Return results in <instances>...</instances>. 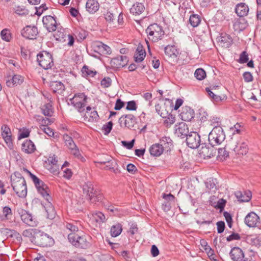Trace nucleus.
Returning a JSON list of instances; mask_svg holds the SVG:
<instances>
[{
    "mask_svg": "<svg viewBox=\"0 0 261 261\" xmlns=\"http://www.w3.org/2000/svg\"><path fill=\"white\" fill-rule=\"evenodd\" d=\"M11 185L14 191L19 197H24L27 195L25 180L18 172H15L11 176Z\"/></svg>",
    "mask_w": 261,
    "mask_h": 261,
    "instance_id": "obj_1",
    "label": "nucleus"
},
{
    "mask_svg": "<svg viewBox=\"0 0 261 261\" xmlns=\"http://www.w3.org/2000/svg\"><path fill=\"white\" fill-rule=\"evenodd\" d=\"M172 146V140L169 138L164 137L161 140L160 144H153L149 148V152L151 155L159 156L163 153L164 149L168 151Z\"/></svg>",
    "mask_w": 261,
    "mask_h": 261,
    "instance_id": "obj_2",
    "label": "nucleus"
},
{
    "mask_svg": "<svg viewBox=\"0 0 261 261\" xmlns=\"http://www.w3.org/2000/svg\"><path fill=\"white\" fill-rule=\"evenodd\" d=\"M146 33L148 39L153 42H157L162 39L165 34L162 27L157 23L149 25L146 30Z\"/></svg>",
    "mask_w": 261,
    "mask_h": 261,
    "instance_id": "obj_3",
    "label": "nucleus"
},
{
    "mask_svg": "<svg viewBox=\"0 0 261 261\" xmlns=\"http://www.w3.org/2000/svg\"><path fill=\"white\" fill-rule=\"evenodd\" d=\"M225 134L222 127L215 126L208 133V141L212 146L220 144L225 139Z\"/></svg>",
    "mask_w": 261,
    "mask_h": 261,
    "instance_id": "obj_4",
    "label": "nucleus"
},
{
    "mask_svg": "<svg viewBox=\"0 0 261 261\" xmlns=\"http://www.w3.org/2000/svg\"><path fill=\"white\" fill-rule=\"evenodd\" d=\"M23 170L30 174L39 193L47 201H49L50 198L49 195V190L47 186L42 180H40L37 176L31 173L28 169L23 168Z\"/></svg>",
    "mask_w": 261,
    "mask_h": 261,
    "instance_id": "obj_5",
    "label": "nucleus"
},
{
    "mask_svg": "<svg viewBox=\"0 0 261 261\" xmlns=\"http://www.w3.org/2000/svg\"><path fill=\"white\" fill-rule=\"evenodd\" d=\"M69 242L74 246L86 249L90 246V243L87 241L85 236H80L76 233H70L68 235Z\"/></svg>",
    "mask_w": 261,
    "mask_h": 261,
    "instance_id": "obj_6",
    "label": "nucleus"
},
{
    "mask_svg": "<svg viewBox=\"0 0 261 261\" xmlns=\"http://www.w3.org/2000/svg\"><path fill=\"white\" fill-rule=\"evenodd\" d=\"M71 103L80 113L85 111V107L87 102V97L84 93H77L70 99Z\"/></svg>",
    "mask_w": 261,
    "mask_h": 261,
    "instance_id": "obj_7",
    "label": "nucleus"
},
{
    "mask_svg": "<svg viewBox=\"0 0 261 261\" xmlns=\"http://www.w3.org/2000/svg\"><path fill=\"white\" fill-rule=\"evenodd\" d=\"M37 61L39 65L44 69H50L54 65L51 54L43 51L37 55Z\"/></svg>",
    "mask_w": 261,
    "mask_h": 261,
    "instance_id": "obj_8",
    "label": "nucleus"
},
{
    "mask_svg": "<svg viewBox=\"0 0 261 261\" xmlns=\"http://www.w3.org/2000/svg\"><path fill=\"white\" fill-rule=\"evenodd\" d=\"M35 242L38 245L43 247L50 246L53 245V239L46 233L41 232L35 237Z\"/></svg>",
    "mask_w": 261,
    "mask_h": 261,
    "instance_id": "obj_9",
    "label": "nucleus"
},
{
    "mask_svg": "<svg viewBox=\"0 0 261 261\" xmlns=\"http://www.w3.org/2000/svg\"><path fill=\"white\" fill-rule=\"evenodd\" d=\"M228 145L230 149H233L236 153L239 154H246L248 152V145L244 141L238 143L236 141H232Z\"/></svg>",
    "mask_w": 261,
    "mask_h": 261,
    "instance_id": "obj_10",
    "label": "nucleus"
},
{
    "mask_svg": "<svg viewBox=\"0 0 261 261\" xmlns=\"http://www.w3.org/2000/svg\"><path fill=\"white\" fill-rule=\"evenodd\" d=\"M21 220L31 227H35L38 224V221L31 214L24 210H20L19 212Z\"/></svg>",
    "mask_w": 261,
    "mask_h": 261,
    "instance_id": "obj_11",
    "label": "nucleus"
},
{
    "mask_svg": "<svg viewBox=\"0 0 261 261\" xmlns=\"http://www.w3.org/2000/svg\"><path fill=\"white\" fill-rule=\"evenodd\" d=\"M91 47L94 51L100 55H109L111 53L110 47L100 41H95L93 42Z\"/></svg>",
    "mask_w": 261,
    "mask_h": 261,
    "instance_id": "obj_12",
    "label": "nucleus"
},
{
    "mask_svg": "<svg viewBox=\"0 0 261 261\" xmlns=\"http://www.w3.org/2000/svg\"><path fill=\"white\" fill-rule=\"evenodd\" d=\"M200 137L196 132H191L186 138L187 145L191 148L196 149L200 144Z\"/></svg>",
    "mask_w": 261,
    "mask_h": 261,
    "instance_id": "obj_13",
    "label": "nucleus"
},
{
    "mask_svg": "<svg viewBox=\"0 0 261 261\" xmlns=\"http://www.w3.org/2000/svg\"><path fill=\"white\" fill-rule=\"evenodd\" d=\"M119 122L121 127L131 128L136 123V119L134 115L128 114L122 115L119 119Z\"/></svg>",
    "mask_w": 261,
    "mask_h": 261,
    "instance_id": "obj_14",
    "label": "nucleus"
},
{
    "mask_svg": "<svg viewBox=\"0 0 261 261\" xmlns=\"http://www.w3.org/2000/svg\"><path fill=\"white\" fill-rule=\"evenodd\" d=\"M38 34V29L35 26L28 25L21 31L22 36L29 39H36Z\"/></svg>",
    "mask_w": 261,
    "mask_h": 261,
    "instance_id": "obj_15",
    "label": "nucleus"
},
{
    "mask_svg": "<svg viewBox=\"0 0 261 261\" xmlns=\"http://www.w3.org/2000/svg\"><path fill=\"white\" fill-rule=\"evenodd\" d=\"M43 25L48 32H54L57 29V22L54 17L48 15L42 18Z\"/></svg>",
    "mask_w": 261,
    "mask_h": 261,
    "instance_id": "obj_16",
    "label": "nucleus"
},
{
    "mask_svg": "<svg viewBox=\"0 0 261 261\" xmlns=\"http://www.w3.org/2000/svg\"><path fill=\"white\" fill-rule=\"evenodd\" d=\"M259 221V216L253 212L249 213L245 218V224L250 227H256Z\"/></svg>",
    "mask_w": 261,
    "mask_h": 261,
    "instance_id": "obj_17",
    "label": "nucleus"
},
{
    "mask_svg": "<svg viewBox=\"0 0 261 261\" xmlns=\"http://www.w3.org/2000/svg\"><path fill=\"white\" fill-rule=\"evenodd\" d=\"M188 133L189 128L185 122H181L175 125V134L178 137L181 138L187 137Z\"/></svg>",
    "mask_w": 261,
    "mask_h": 261,
    "instance_id": "obj_18",
    "label": "nucleus"
},
{
    "mask_svg": "<svg viewBox=\"0 0 261 261\" xmlns=\"http://www.w3.org/2000/svg\"><path fill=\"white\" fill-rule=\"evenodd\" d=\"M128 62L126 56H119L113 58L111 61V66L116 68H120L125 66Z\"/></svg>",
    "mask_w": 261,
    "mask_h": 261,
    "instance_id": "obj_19",
    "label": "nucleus"
},
{
    "mask_svg": "<svg viewBox=\"0 0 261 261\" xmlns=\"http://www.w3.org/2000/svg\"><path fill=\"white\" fill-rule=\"evenodd\" d=\"M218 42L220 45L225 48L229 47L232 43V40L229 35L226 33H222L217 37Z\"/></svg>",
    "mask_w": 261,
    "mask_h": 261,
    "instance_id": "obj_20",
    "label": "nucleus"
},
{
    "mask_svg": "<svg viewBox=\"0 0 261 261\" xmlns=\"http://www.w3.org/2000/svg\"><path fill=\"white\" fill-rule=\"evenodd\" d=\"M230 256L233 261H242L244 258V254L243 250L239 247H233L231 249Z\"/></svg>",
    "mask_w": 261,
    "mask_h": 261,
    "instance_id": "obj_21",
    "label": "nucleus"
},
{
    "mask_svg": "<svg viewBox=\"0 0 261 261\" xmlns=\"http://www.w3.org/2000/svg\"><path fill=\"white\" fill-rule=\"evenodd\" d=\"M214 146L212 145L211 147L206 145L202 146L199 151V154L204 158H211L214 156L216 153V150L214 148Z\"/></svg>",
    "mask_w": 261,
    "mask_h": 261,
    "instance_id": "obj_22",
    "label": "nucleus"
},
{
    "mask_svg": "<svg viewBox=\"0 0 261 261\" xmlns=\"http://www.w3.org/2000/svg\"><path fill=\"white\" fill-rule=\"evenodd\" d=\"M182 120L185 121H189L194 117V112L190 107L186 106L182 108V111L180 114Z\"/></svg>",
    "mask_w": 261,
    "mask_h": 261,
    "instance_id": "obj_23",
    "label": "nucleus"
},
{
    "mask_svg": "<svg viewBox=\"0 0 261 261\" xmlns=\"http://www.w3.org/2000/svg\"><path fill=\"white\" fill-rule=\"evenodd\" d=\"M87 197L88 199L92 203L101 201L103 196L102 193L97 189H95Z\"/></svg>",
    "mask_w": 261,
    "mask_h": 261,
    "instance_id": "obj_24",
    "label": "nucleus"
},
{
    "mask_svg": "<svg viewBox=\"0 0 261 261\" xmlns=\"http://www.w3.org/2000/svg\"><path fill=\"white\" fill-rule=\"evenodd\" d=\"M21 149L26 153H32L36 150V147L32 141L30 140H27L22 143Z\"/></svg>",
    "mask_w": 261,
    "mask_h": 261,
    "instance_id": "obj_25",
    "label": "nucleus"
},
{
    "mask_svg": "<svg viewBox=\"0 0 261 261\" xmlns=\"http://www.w3.org/2000/svg\"><path fill=\"white\" fill-rule=\"evenodd\" d=\"M235 195L238 200L240 202H248L251 198V192L250 191L244 192L243 193L241 191H237Z\"/></svg>",
    "mask_w": 261,
    "mask_h": 261,
    "instance_id": "obj_26",
    "label": "nucleus"
},
{
    "mask_svg": "<svg viewBox=\"0 0 261 261\" xmlns=\"http://www.w3.org/2000/svg\"><path fill=\"white\" fill-rule=\"evenodd\" d=\"M236 13L240 17H243L248 14L249 8L247 5L244 3L239 4L236 7Z\"/></svg>",
    "mask_w": 261,
    "mask_h": 261,
    "instance_id": "obj_27",
    "label": "nucleus"
},
{
    "mask_svg": "<svg viewBox=\"0 0 261 261\" xmlns=\"http://www.w3.org/2000/svg\"><path fill=\"white\" fill-rule=\"evenodd\" d=\"M99 4L95 0H88L86 5L87 10L90 13L96 12L99 9Z\"/></svg>",
    "mask_w": 261,
    "mask_h": 261,
    "instance_id": "obj_28",
    "label": "nucleus"
},
{
    "mask_svg": "<svg viewBox=\"0 0 261 261\" xmlns=\"http://www.w3.org/2000/svg\"><path fill=\"white\" fill-rule=\"evenodd\" d=\"M145 7L142 3H137L130 9V12L134 15H139L144 12Z\"/></svg>",
    "mask_w": 261,
    "mask_h": 261,
    "instance_id": "obj_29",
    "label": "nucleus"
},
{
    "mask_svg": "<svg viewBox=\"0 0 261 261\" xmlns=\"http://www.w3.org/2000/svg\"><path fill=\"white\" fill-rule=\"evenodd\" d=\"M146 56L145 51L143 49L142 46H138L134 55L135 60L136 62H142Z\"/></svg>",
    "mask_w": 261,
    "mask_h": 261,
    "instance_id": "obj_30",
    "label": "nucleus"
},
{
    "mask_svg": "<svg viewBox=\"0 0 261 261\" xmlns=\"http://www.w3.org/2000/svg\"><path fill=\"white\" fill-rule=\"evenodd\" d=\"M50 87L55 93H62L64 90V85L61 82L54 81L50 83Z\"/></svg>",
    "mask_w": 261,
    "mask_h": 261,
    "instance_id": "obj_31",
    "label": "nucleus"
},
{
    "mask_svg": "<svg viewBox=\"0 0 261 261\" xmlns=\"http://www.w3.org/2000/svg\"><path fill=\"white\" fill-rule=\"evenodd\" d=\"M48 102L43 105L41 107L42 113L47 116H51L53 114L54 111L52 105L50 103V100H48Z\"/></svg>",
    "mask_w": 261,
    "mask_h": 261,
    "instance_id": "obj_32",
    "label": "nucleus"
},
{
    "mask_svg": "<svg viewBox=\"0 0 261 261\" xmlns=\"http://www.w3.org/2000/svg\"><path fill=\"white\" fill-rule=\"evenodd\" d=\"M165 54L167 57L174 59L177 57L178 52L174 46L168 45L165 47Z\"/></svg>",
    "mask_w": 261,
    "mask_h": 261,
    "instance_id": "obj_33",
    "label": "nucleus"
},
{
    "mask_svg": "<svg viewBox=\"0 0 261 261\" xmlns=\"http://www.w3.org/2000/svg\"><path fill=\"white\" fill-rule=\"evenodd\" d=\"M86 117L89 118V121H94L98 120L99 116L96 111H93L90 113V111L91 110V108L90 106H88L86 107Z\"/></svg>",
    "mask_w": 261,
    "mask_h": 261,
    "instance_id": "obj_34",
    "label": "nucleus"
},
{
    "mask_svg": "<svg viewBox=\"0 0 261 261\" xmlns=\"http://www.w3.org/2000/svg\"><path fill=\"white\" fill-rule=\"evenodd\" d=\"M23 78L20 75H14L11 80L7 81V85L9 87H11L15 85L20 84L23 82Z\"/></svg>",
    "mask_w": 261,
    "mask_h": 261,
    "instance_id": "obj_35",
    "label": "nucleus"
},
{
    "mask_svg": "<svg viewBox=\"0 0 261 261\" xmlns=\"http://www.w3.org/2000/svg\"><path fill=\"white\" fill-rule=\"evenodd\" d=\"M122 230V226L118 223L112 226L111 233L112 237H116L119 236Z\"/></svg>",
    "mask_w": 261,
    "mask_h": 261,
    "instance_id": "obj_36",
    "label": "nucleus"
},
{
    "mask_svg": "<svg viewBox=\"0 0 261 261\" xmlns=\"http://www.w3.org/2000/svg\"><path fill=\"white\" fill-rule=\"evenodd\" d=\"M95 189L94 186L90 182L85 183L83 186V191L84 194H86L88 197L90 194H92V192Z\"/></svg>",
    "mask_w": 261,
    "mask_h": 261,
    "instance_id": "obj_37",
    "label": "nucleus"
},
{
    "mask_svg": "<svg viewBox=\"0 0 261 261\" xmlns=\"http://www.w3.org/2000/svg\"><path fill=\"white\" fill-rule=\"evenodd\" d=\"M229 156V153L225 148H219L218 150L217 160L223 161Z\"/></svg>",
    "mask_w": 261,
    "mask_h": 261,
    "instance_id": "obj_38",
    "label": "nucleus"
},
{
    "mask_svg": "<svg viewBox=\"0 0 261 261\" xmlns=\"http://www.w3.org/2000/svg\"><path fill=\"white\" fill-rule=\"evenodd\" d=\"M165 120L164 121V124L167 127H169L175 122V117L172 114H168V116L166 117L165 115Z\"/></svg>",
    "mask_w": 261,
    "mask_h": 261,
    "instance_id": "obj_39",
    "label": "nucleus"
},
{
    "mask_svg": "<svg viewBox=\"0 0 261 261\" xmlns=\"http://www.w3.org/2000/svg\"><path fill=\"white\" fill-rule=\"evenodd\" d=\"M1 36L2 39L7 42H10L12 39L10 31L7 29H5L1 31Z\"/></svg>",
    "mask_w": 261,
    "mask_h": 261,
    "instance_id": "obj_40",
    "label": "nucleus"
},
{
    "mask_svg": "<svg viewBox=\"0 0 261 261\" xmlns=\"http://www.w3.org/2000/svg\"><path fill=\"white\" fill-rule=\"evenodd\" d=\"M201 21L200 17L198 15L193 14L190 16L189 22L193 27H196L199 25Z\"/></svg>",
    "mask_w": 261,
    "mask_h": 261,
    "instance_id": "obj_41",
    "label": "nucleus"
},
{
    "mask_svg": "<svg viewBox=\"0 0 261 261\" xmlns=\"http://www.w3.org/2000/svg\"><path fill=\"white\" fill-rule=\"evenodd\" d=\"M93 219L98 223L103 222L106 219L105 216L101 212H97L92 215Z\"/></svg>",
    "mask_w": 261,
    "mask_h": 261,
    "instance_id": "obj_42",
    "label": "nucleus"
},
{
    "mask_svg": "<svg viewBox=\"0 0 261 261\" xmlns=\"http://www.w3.org/2000/svg\"><path fill=\"white\" fill-rule=\"evenodd\" d=\"M194 75L197 80L201 81L206 77V72L203 69L198 68L195 71Z\"/></svg>",
    "mask_w": 261,
    "mask_h": 261,
    "instance_id": "obj_43",
    "label": "nucleus"
},
{
    "mask_svg": "<svg viewBox=\"0 0 261 261\" xmlns=\"http://www.w3.org/2000/svg\"><path fill=\"white\" fill-rule=\"evenodd\" d=\"M3 138H4L5 142L6 143L8 147L10 149H13V144L11 134L10 135L3 136Z\"/></svg>",
    "mask_w": 261,
    "mask_h": 261,
    "instance_id": "obj_44",
    "label": "nucleus"
},
{
    "mask_svg": "<svg viewBox=\"0 0 261 261\" xmlns=\"http://www.w3.org/2000/svg\"><path fill=\"white\" fill-rule=\"evenodd\" d=\"M13 10L18 15H23L26 13L25 7L22 5H15Z\"/></svg>",
    "mask_w": 261,
    "mask_h": 261,
    "instance_id": "obj_45",
    "label": "nucleus"
},
{
    "mask_svg": "<svg viewBox=\"0 0 261 261\" xmlns=\"http://www.w3.org/2000/svg\"><path fill=\"white\" fill-rule=\"evenodd\" d=\"M40 122V129L42 126H47L48 124L51 123V121L48 118H44L42 117H39V118L37 119Z\"/></svg>",
    "mask_w": 261,
    "mask_h": 261,
    "instance_id": "obj_46",
    "label": "nucleus"
},
{
    "mask_svg": "<svg viewBox=\"0 0 261 261\" xmlns=\"http://www.w3.org/2000/svg\"><path fill=\"white\" fill-rule=\"evenodd\" d=\"M70 153L73 154L76 158L80 159L82 161L85 160L84 158L82 156L78 147H76V148H74L70 151Z\"/></svg>",
    "mask_w": 261,
    "mask_h": 261,
    "instance_id": "obj_47",
    "label": "nucleus"
},
{
    "mask_svg": "<svg viewBox=\"0 0 261 261\" xmlns=\"http://www.w3.org/2000/svg\"><path fill=\"white\" fill-rule=\"evenodd\" d=\"M82 72L83 73H86L87 75L91 77H93L96 74V71L92 70L86 66L83 67Z\"/></svg>",
    "mask_w": 261,
    "mask_h": 261,
    "instance_id": "obj_48",
    "label": "nucleus"
},
{
    "mask_svg": "<svg viewBox=\"0 0 261 261\" xmlns=\"http://www.w3.org/2000/svg\"><path fill=\"white\" fill-rule=\"evenodd\" d=\"M112 80L111 78L107 77L103 79L101 81V85L103 88H108L111 85Z\"/></svg>",
    "mask_w": 261,
    "mask_h": 261,
    "instance_id": "obj_49",
    "label": "nucleus"
},
{
    "mask_svg": "<svg viewBox=\"0 0 261 261\" xmlns=\"http://www.w3.org/2000/svg\"><path fill=\"white\" fill-rule=\"evenodd\" d=\"M248 61V56L245 51H243L240 56L239 62L240 63L243 64L246 63Z\"/></svg>",
    "mask_w": 261,
    "mask_h": 261,
    "instance_id": "obj_50",
    "label": "nucleus"
},
{
    "mask_svg": "<svg viewBox=\"0 0 261 261\" xmlns=\"http://www.w3.org/2000/svg\"><path fill=\"white\" fill-rule=\"evenodd\" d=\"M51 205V204H50ZM47 213V218L50 219H53L55 216V211L51 205H49L47 210H46Z\"/></svg>",
    "mask_w": 261,
    "mask_h": 261,
    "instance_id": "obj_51",
    "label": "nucleus"
},
{
    "mask_svg": "<svg viewBox=\"0 0 261 261\" xmlns=\"http://www.w3.org/2000/svg\"><path fill=\"white\" fill-rule=\"evenodd\" d=\"M65 226L67 229L71 231L70 233H75L79 230L78 227L72 223H67Z\"/></svg>",
    "mask_w": 261,
    "mask_h": 261,
    "instance_id": "obj_52",
    "label": "nucleus"
},
{
    "mask_svg": "<svg viewBox=\"0 0 261 261\" xmlns=\"http://www.w3.org/2000/svg\"><path fill=\"white\" fill-rule=\"evenodd\" d=\"M2 136H5L7 135H10L11 134L10 128L6 125H3L1 127Z\"/></svg>",
    "mask_w": 261,
    "mask_h": 261,
    "instance_id": "obj_53",
    "label": "nucleus"
},
{
    "mask_svg": "<svg viewBox=\"0 0 261 261\" xmlns=\"http://www.w3.org/2000/svg\"><path fill=\"white\" fill-rule=\"evenodd\" d=\"M3 213L5 219L8 220L9 219V216L12 215L11 209L8 206H5L3 208Z\"/></svg>",
    "mask_w": 261,
    "mask_h": 261,
    "instance_id": "obj_54",
    "label": "nucleus"
},
{
    "mask_svg": "<svg viewBox=\"0 0 261 261\" xmlns=\"http://www.w3.org/2000/svg\"><path fill=\"white\" fill-rule=\"evenodd\" d=\"M41 130H42L44 133L49 136L51 137L54 135V132L53 130L48 126H43L41 127Z\"/></svg>",
    "mask_w": 261,
    "mask_h": 261,
    "instance_id": "obj_55",
    "label": "nucleus"
},
{
    "mask_svg": "<svg viewBox=\"0 0 261 261\" xmlns=\"http://www.w3.org/2000/svg\"><path fill=\"white\" fill-rule=\"evenodd\" d=\"M113 126V123L111 121L108 122L103 126V129L105 131V134L107 135L110 133Z\"/></svg>",
    "mask_w": 261,
    "mask_h": 261,
    "instance_id": "obj_56",
    "label": "nucleus"
},
{
    "mask_svg": "<svg viewBox=\"0 0 261 261\" xmlns=\"http://www.w3.org/2000/svg\"><path fill=\"white\" fill-rule=\"evenodd\" d=\"M243 77L246 82L249 83L253 81V76L250 72H245L243 73Z\"/></svg>",
    "mask_w": 261,
    "mask_h": 261,
    "instance_id": "obj_57",
    "label": "nucleus"
},
{
    "mask_svg": "<svg viewBox=\"0 0 261 261\" xmlns=\"http://www.w3.org/2000/svg\"><path fill=\"white\" fill-rule=\"evenodd\" d=\"M217 231L219 233L223 232L225 229V223L223 221H219L217 223Z\"/></svg>",
    "mask_w": 261,
    "mask_h": 261,
    "instance_id": "obj_58",
    "label": "nucleus"
},
{
    "mask_svg": "<svg viewBox=\"0 0 261 261\" xmlns=\"http://www.w3.org/2000/svg\"><path fill=\"white\" fill-rule=\"evenodd\" d=\"M135 140H132L130 142H127L125 141H122L121 142L122 144L127 149H132L134 144Z\"/></svg>",
    "mask_w": 261,
    "mask_h": 261,
    "instance_id": "obj_59",
    "label": "nucleus"
},
{
    "mask_svg": "<svg viewBox=\"0 0 261 261\" xmlns=\"http://www.w3.org/2000/svg\"><path fill=\"white\" fill-rule=\"evenodd\" d=\"M137 109L136 104L135 101H128L127 103L126 109L128 110L134 111Z\"/></svg>",
    "mask_w": 261,
    "mask_h": 261,
    "instance_id": "obj_60",
    "label": "nucleus"
},
{
    "mask_svg": "<svg viewBox=\"0 0 261 261\" xmlns=\"http://www.w3.org/2000/svg\"><path fill=\"white\" fill-rule=\"evenodd\" d=\"M105 17L107 21L111 22L114 20L115 16L112 13L108 11L105 14Z\"/></svg>",
    "mask_w": 261,
    "mask_h": 261,
    "instance_id": "obj_61",
    "label": "nucleus"
},
{
    "mask_svg": "<svg viewBox=\"0 0 261 261\" xmlns=\"http://www.w3.org/2000/svg\"><path fill=\"white\" fill-rule=\"evenodd\" d=\"M224 216L225 217V220L227 222L228 226L229 227H231V222H232V218L230 214L227 212H225L224 213Z\"/></svg>",
    "mask_w": 261,
    "mask_h": 261,
    "instance_id": "obj_62",
    "label": "nucleus"
},
{
    "mask_svg": "<svg viewBox=\"0 0 261 261\" xmlns=\"http://www.w3.org/2000/svg\"><path fill=\"white\" fill-rule=\"evenodd\" d=\"M240 239V237L238 233H233L227 238V241L232 240H238Z\"/></svg>",
    "mask_w": 261,
    "mask_h": 261,
    "instance_id": "obj_63",
    "label": "nucleus"
},
{
    "mask_svg": "<svg viewBox=\"0 0 261 261\" xmlns=\"http://www.w3.org/2000/svg\"><path fill=\"white\" fill-rule=\"evenodd\" d=\"M64 138L65 140L66 145L68 147L70 146V145L74 143V141H73L72 138L68 135L64 136Z\"/></svg>",
    "mask_w": 261,
    "mask_h": 261,
    "instance_id": "obj_64",
    "label": "nucleus"
}]
</instances>
